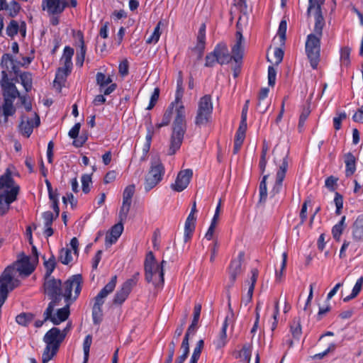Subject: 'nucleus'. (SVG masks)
I'll use <instances>...</instances> for the list:
<instances>
[{
	"instance_id": "nucleus-1",
	"label": "nucleus",
	"mask_w": 363,
	"mask_h": 363,
	"mask_svg": "<svg viewBox=\"0 0 363 363\" xmlns=\"http://www.w3.org/2000/svg\"><path fill=\"white\" fill-rule=\"evenodd\" d=\"M82 276L80 274L71 276L64 283V298L66 305L57 311L56 314H53L55 307L57 305H52L51 311L47 315V308L43 313L45 320H50L54 325H58L62 322L65 321L69 315V306L79 296L82 291Z\"/></svg>"
},
{
	"instance_id": "nucleus-2",
	"label": "nucleus",
	"mask_w": 363,
	"mask_h": 363,
	"mask_svg": "<svg viewBox=\"0 0 363 363\" xmlns=\"http://www.w3.org/2000/svg\"><path fill=\"white\" fill-rule=\"evenodd\" d=\"M315 18L314 33L306 38L305 50L310 65L313 69H317L320 58V40L325 22L323 11H313Z\"/></svg>"
},
{
	"instance_id": "nucleus-3",
	"label": "nucleus",
	"mask_w": 363,
	"mask_h": 363,
	"mask_svg": "<svg viewBox=\"0 0 363 363\" xmlns=\"http://www.w3.org/2000/svg\"><path fill=\"white\" fill-rule=\"evenodd\" d=\"M0 66L2 68L1 72L0 86L2 89L3 96H9L14 98L18 96V89L11 81L9 79V73L13 72L15 74H18L20 72L18 67L17 60H14L13 56L9 53H4L1 58Z\"/></svg>"
},
{
	"instance_id": "nucleus-4",
	"label": "nucleus",
	"mask_w": 363,
	"mask_h": 363,
	"mask_svg": "<svg viewBox=\"0 0 363 363\" xmlns=\"http://www.w3.org/2000/svg\"><path fill=\"white\" fill-rule=\"evenodd\" d=\"M186 130L184 106L179 105L176 108V117L173 122L172 133L168 155H173L180 148Z\"/></svg>"
},
{
	"instance_id": "nucleus-5",
	"label": "nucleus",
	"mask_w": 363,
	"mask_h": 363,
	"mask_svg": "<svg viewBox=\"0 0 363 363\" xmlns=\"http://www.w3.org/2000/svg\"><path fill=\"white\" fill-rule=\"evenodd\" d=\"M65 340V335L57 328L49 330L43 337L46 346L42 355V362L48 363L57 352L60 344Z\"/></svg>"
},
{
	"instance_id": "nucleus-6",
	"label": "nucleus",
	"mask_w": 363,
	"mask_h": 363,
	"mask_svg": "<svg viewBox=\"0 0 363 363\" xmlns=\"http://www.w3.org/2000/svg\"><path fill=\"white\" fill-rule=\"evenodd\" d=\"M117 276L111 277V280L94 297V305L92 306V319L94 325H99L103 320L102 306L105 302V298L108 294L112 293L116 287Z\"/></svg>"
},
{
	"instance_id": "nucleus-7",
	"label": "nucleus",
	"mask_w": 363,
	"mask_h": 363,
	"mask_svg": "<svg viewBox=\"0 0 363 363\" xmlns=\"http://www.w3.org/2000/svg\"><path fill=\"white\" fill-rule=\"evenodd\" d=\"M44 293L49 297L51 301L47 307V315L50 313L52 305H58L64 297V284L62 281L54 277L45 278L43 284Z\"/></svg>"
},
{
	"instance_id": "nucleus-8",
	"label": "nucleus",
	"mask_w": 363,
	"mask_h": 363,
	"mask_svg": "<svg viewBox=\"0 0 363 363\" xmlns=\"http://www.w3.org/2000/svg\"><path fill=\"white\" fill-rule=\"evenodd\" d=\"M18 96H16L14 98L9 96H3V103L0 105V123L6 125L8 123L9 117L13 116L16 112V108L13 103L16 98H19L22 105L24 106L25 109L27 111L32 110V104L30 101L26 100V96L21 95V93L18 90Z\"/></svg>"
},
{
	"instance_id": "nucleus-9",
	"label": "nucleus",
	"mask_w": 363,
	"mask_h": 363,
	"mask_svg": "<svg viewBox=\"0 0 363 363\" xmlns=\"http://www.w3.org/2000/svg\"><path fill=\"white\" fill-rule=\"evenodd\" d=\"M145 272V280L147 282H152L155 286L159 283L164 284V269L160 268L157 264L152 252L150 251L145 257L144 263Z\"/></svg>"
},
{
	"instance_id": "nucleus-10",
	"label": "nucleus",
	"mask_w": 363,
	"mask_h": 363,
	"mask_svg": "<svg viewBox=\"0 0 363 363\" xmlns=\"http://www.w3.org/2000/svg\"><path fill=\"white\" fill-rule=\"evenodd\" d=\"M14 267L8 266L0 276V305L3 306L10 291L16 288L19 280L13 278Z\"/></svg>"
},
{
	"instance_id": "nucleus-11",
	"label": "nucleus",
	"mask_w": 363,
	"mask_h": 363,
	"mask_svg": "<svg viewBox=\"0 0 363 363\" xmlns=\"http://www.w3.org/2000/svg\"><path fill=\"white\" fill-rule=\"evenodd\" d=\"M164 167L159 157L151 160L150 169L145 177L144 187L146 192L150 191L162 179Z\"/></svg>"
},
{
	"instance_id": "nucleus-12",
	"label": "nucleus",
	"mask_w": 363,
	"mask_h": 363,
	"mask_svg": "<svg viewBox=\"0 0 363 363\" xmlns=\"http://www.w3.org/2000/svg\"><path fill=\"white\" fill-rule=\"evenodd\" d=\"M213 112V103L210 95L202 96L198 104V109L195 117L197 126L206 125L211 120Z\"/></svg>"
},
{
	"instance_id": "nucleus-13",
	"label": "nucleus",
	"mask_w": 363,
	"mask_h": 363,
	"mask_svg": "<svg viewBox=\"0 0 363 363\" xmlns=\"http://www.w3.org/2000/svg\"><path fill=\"white\" fill-rule=\"evenodd\" d=\"M20 191V186L12 189H7L3 194H0V216L5 215L10 209V205L17 199Z\"/></svg>"
},
{
	"instance_id": "nucleus-14",
	"label": "nucleus",
	"mask_w": 363,
	"mask_h": 363,
	"mask_svg": "<svg viewBox=\"0 0 363 363\" xmlns=\"http://www.w3.org/2000/svg\"><path fill=\"white\" fill-rule=\"evenodd\" d=\"M289 150L281 149L278 147H275L273 150V154L274 155V162L277 160L282 161L279 165V170L277 172L276 177L284 179L286 172L288 169V157Z\"/></svg>"
},
{
	"instance_id": "nucleus-15",
	"label": "nucleus",
	"mask_w": 363,
	"mask_h": 363,
	"mask_svg": "<svg viewBox=\"0 0 363 363\" xmlns=\"http://www.w3.org/2000/svg\"><path fill=\"white\" fill-rule=\"evenodd\" d=\"M245 253L244 252H240L237 258L232 259L230 264L228 267V274L230 281L227 286L228 288H230L234 285L236 281L237 277L242 272V262L244 259Z\"/></svg>"
},
{
	"instance_id": "nucleus-16",
	"label": "nucleus",
	"mask_w": 363,
	"mask_h": 363,
	"mask_svg": "<svg viewBox=\"0 0 363 363\" xmlns=\"http://www.w3.org/2000/svg\"><path fill=\"white\" fill-rule=\"evenodd\" d=\"M193 176V172L190 169L180 171L175 180L174 184H171V188L177 192L184 191L189 185Z\"/></svg>"
},
{
	"instance_id": "nucleus-17",
	"label": "nucleus",
	"mask_w": 363,
	"mask_h": 363,
	"mask_svg": "<svg viewBox=\"0 0 363 363\" xmlns=\"http://www.w3.org/2000/svg\"><path fill=\"white\" fill-rule=\"evenodd\" d=\"M235 35L236 43L232 48L231 57L236 63H240L244 55V38L242 32L240 30L236 32Z\"/></svg>"
},
{
	"instance_id": "nucleus-18",
	"label": "nucleus",
	"mask_w": 363,
	"mask_h": 363,
	"mask_svg": "<svg viewBox=\"0 0 363 363\" xmlns=\"http://www.w3.org/2000/svg\"><path fill=\"white\" fill-rule=\"evenodd\" d=\"M25 118L26 117L22 116L21 121L18 127L22 134L28 138L32 134L33 128L39 126L40 119V116L36 113H35L34 123H33L32 119L26 118V121H25Z\"/></svg>"
},
{
	"instance_id": "nucleus-19",
	"label": "nucleus",
	"mask_w": 363,
	"mask_h": 363,
	"mask_svg": "<svg viewBox=\"0 0 363 363\" xmlns=\"http://www.w3.org/2000/svg\"><path fill=\"white\" fill-rule=\"evenodd\" d=\"M22 257L18 259L16 264L17 265V271L21 275L28 277L30 275L35 269V264L30 261V257L22 253Z\"/></svg>"
},
{
	"instance_id": "nucleus-20",
	"label": "nucleus",
	"mask_w": 363,
	"mask_h": 363,
	"mask_svg": "<svg viewBox=\"0 0 363 363\" xmlns=\"http://www.w3.org/2000/svg\"><path fill=\"white\" fill-rule=\"evenodd\" d=\"M217 57V62L220 65L228 64L231 60V55L229 52L228 46L224 43L217 44L213 50Z\"/></svg>"
},
{
	"instance_id": "nucleus-21",
	"label": "nucleus",
	"mask_w": 363,
	"mask_h": 363,
	"mask_svg": "<svg viewBox=\"0 0 363 363\" xmlns=\"http://www.w3.org/2000/svg\"><path fill=\"white\" fill-rule=\"evenodd\" d=\"M45 4L48 12L52 15L60 14L69 6L67 0H43V4Z\"/></svg>"
},
{
	"instance_id": "nucleus-22",
	"label": "nucleus",
	"mask_w": 363,
	"mask_h": 363,
	"mask_svg": "<svg viewBox=\"0 0 363 363\" xmlns=\"http://www.w3.org/2000/svg\"><path fill=\"white\" fill-rule=\"evenodd\" d=\"M352 238L357 241H363V215L359 216L352 225Z\"/></svg>"
},
{
	"instance_id": "nucleus-23",
	"label": "nucleus",
	"mask_w": 363,
	"mask_h": 363,
	"mask_svg": "<svg viewBox=\"0 0 363 363\" xmlns=\"http://www.w3.org/2000/svg\"><path fill=\"white\" fill-rule=\"evenodd\" d=\"M345 176L350 177L356 171V158L352 153L348 152L345 155Z\"/></svg>"
},
{
	"instance_id": "nucleus-24",
	"label": "nucleus",
	"mask_w": 363,
	"mask_h": 363,
	"mask_svg": "<svg viewBox=\"0 0 363 363\" xmlns=\"http://www.w3.org/2000/svg\"><path fill=\"white\" fill-rule=\"evenodd\" d=\"M78 37L79 40V51H77L76 56V65L82 67L84 64L85 54H86V46L84 40L83 33L81 31H79Z\"/></svg>"
},
{
	"instance_id": "nucleus-25",
	"label": "nucleus",
	"mask_w": 363,
	"mask_h": 363,
	"mask_svg": "<svg viewBox=\"0 0 363 363\" xmlns=\"http://www.w3.org/2000/svg\"><path fill=\"white\" fill-rule=\"evenodd\" d=\"M16 186H19L15 184L11 171L7 169L6 172L0 177V190L4 188L12 189Z\"/></svg>"
},
{
	"instance_id": "nucleus-26",
	"label": "nucleus",
	"mask_w": 363,
	"mask_h": 363,
	"mask_svg": "<svg viewBox=\"0 0 363 363\" xmlns=\"http://www.w3.org/2000/svg\"><path fill=\"white\" fill-rule=\"evenodd\" d=\"M18 77L21 84L26 92L31 91L33 88V74L30 72H19Z\"/></svg>"
},
{
	"instance_id": "nucleus-27",
	"label": "nucleus",
	"mask_w": 363,
	"mask_h": 363,
	"mask_svg": "<svg viewBox=\"0 0 363 363\" xmlns=\"http://www.w3.org/2000/svg\"><path fill=\"white\" fill-rule=\"evenodd\" d=\"M201 311V305L199 303L195 305L194 308L193 320L191 321V325L189 326V328L186 332V334L191 335H194L195 333V331H196V329L197 327V324H198V322H199V320L200 318Z\"/></svg>"
},
{
	"instance_id": "nucleus-28",
	"label": "nucleus",
	"mask_w": 363,
	"mask_h": 363,
	"mask_svg": "<svg viewBox=\"0 0 363 363\" xmlns=\"http://www.w3.org/2000/svg\"><path fill=\"white\" fill-rule=\"evenodd\" d=\"M345 220L346 217L343 216L341 218L340 220L337 224H335L332 228L333 237L337 242L340 240V236L346 226L345 224Z\"/></svg>"
},
{
	"instance_id": "nucleus-29",
	"label": "nucleus",
	"mask_w": 363,
	"mask_h": 363,
	"mask_svg": "<svg viewBox=\"0 0 363 363\" xmlns=\"http://www.w3.org/2000/svg\"><path fill=\"white\" fill-rule=\"evenodd\" d=\"M72 67H67L65 65L59 67L56 72L54 83L60 84L66 80L67 77L71 73Z\"/></svg>"
},
{
	"instance_id": "nucleus-30",
	"label": "nucleus",
	"mask_w": 363,
	"mask_h": 363,
	"mask_svg": "<svg viewBox=\"0 0 363 363\" xmlns=\"http://www.w3.org/2000/svg\"><path fill=\"white\" fill-rule=\"evenodd\" d=\"M35 315L32 313L23 312L16 317V323L23 327H27L34 319Z\"/></svg>"
},
{
	"instance_id": "nucleus-31",
	"label": "nucleus",
	"mask_w": 363,
	"mask_h": 363,
	"mask_svg": "<svg viewBox=\"0 0 363 363\" xmlns=\"http://www.w3.org/2000/svg\"><path fill=\"white\" fill-rule=\"evenodd\" d=\"M43 259H44V266L45 268V278L51 277V274L56 267L55 257L52 255L49 259L46 260L45 256H43Z\"/></svg>"
},
{
	"instance_id": "nucleus-32",
	"label": "nucleus",
	"mask_w": 363,
	"mask_h": 363,
	"mask_svg": "<svg viewBox=\"0 0 363 363\" xmlns=\"http://www.w3.org/2000/svg\"><path fill=\"white\" fill-rule=\"evenodd\" d=\"M74 50L69 46H65L61 60L63 61V65L67 67H72V58L74 55Z\"/></svg>"
},
{
	"instance_id": "nucleus-33",
	"label": "nucleus",
	"mask_w": 363,
	"mask_h": 363,
	"mask_svg": "<svg viewBox=\"0 0 363 363\" xmlns=\"http://www.w3.org/2000/svg\"><path fill=\"white\" fill-rule=\"evenodd\" d=\"M325 0H308L307 16L309 17L313 11H322V6Z\"/></svg>"
},
{
	"instance_id": "nucleus-34",
	"label": "nucleus",
	"mask_w": 363,
	"mask_h": 363,
	"mask_svg": "<svg viewBox=\"0 0 363 363\" xmlns=\"http://www.w3.org/2000/svg\"><path fill=\"white\" fill-rule=\"evenodd\" d=\"M130 292L125 289L124 287H121V289L117 291L116 293L114 298L113 299V304L121 305L122 304L125 299L128 298L129 294Z\"/></svg>"
},
{
	"instance_id": "nucleus-35",
	"label": "nucleus",
	"mask_w": 363,
	"mask_h": 363,
	"mask_svg": "<svg viewBox=\"0 0 363 363\" xmlns=\"http://www.w3.org/2000/svg\"><path fill=\"white\" fill-rule=\"evenodd\" d=\"M228 326V320L225 318V321L223 323L222 328L220 330L219 337L217 340L216 346L218 348H221L225 346L227 342V335L226 330Z\"/></svg>"
},
{
	"instance_id": "nucleus-36",
	"label": "nucleus",
	"mask_w": 363,
	"mask_h": 363,
	"mask_svg": "<svg viewBox=\"0 0 363 363\" xmlns=\"http://www.w3.org/2000/svg\"><path fill=\"white\" fill-rule=\"evenodd\" d=\"M268 175H264L259 183V203H264L267 198V179Z\"/></svg>"
},
{
	"instance_id": "nucleus-37",
	"label": "nucleus",
	"mask_w": 363,
	"mask_h": 363,
	"mask_svg": "<svg viewBox=\"0 0 363 363\" xmlns=\"http://www.w3.org/2000/svg\"><path fill=\"white\" fill-rule=\"evenodd\" d=\"M351 48L348 46L342 47L340 49V62L341 65L348 67L350 65Z\"/></svg>"
},
{
	"instance_id": "nucleus-38",
	"label": "nucleus",
	"mask_w": 363,
	"mask_h": 363,
	"mask_svg": "<svg viewBox=\"0 0 363 363\" xmlns=\"http://www.w3.org/2000/svg\"><path fill=\"white\" fill-rule=\"evenodd\" d=\"M96 81L97 85L99 86L100 92H102V89L107 86L108 84L112 82V79L111 77H106L102 72H98L96 76Z\"/></svg>"
},
{
	"instance_id": "nucleus-39",
	"label": "nucleus",
	"mask_w": 363,
	"mask_h": 363,
	"mask_svg": "<svg viewBox=\"0 0 363 363\" xmlns=\"http://www.w3.org/2000/svg\"><path fill=\"white\" fill-rule=\"evenodd\" d=\"M58 259L63 264H68L72 261V256L71 254V250L69 248L62 247L60 250V255Z\"/></svg>"
},
{
	"instance_id": "nucleus-40",
	"label": "nucleus",
	"mask_w": 363,
	"mask_h": 363,
	"mask_svg": "<svg viewBox=\"0 0 363 363\" xmlns=\"http://www.w3.org/2000/svg\"><path fill=\"white\" fill-rule=\"evenodd\" d=\"M291 332L294 338L299 340L302 333V328L299 318L294 319L293 323L291 325Z\"/></svg>"
},
{
	"instance_id": "nucleus-41",
	"label": "nucleus",
	"mask_w": 363,
	"mask_h": 363,
	"mask_svg": "<svg viewBox=\"0 0 363 363\" xmlns=\"http://www.w3.org/2000/svg\"><path fill=\"white\" fill-rule=\"evenodd\" d=\"M92 343V336L87 335L83 342L84 361L83 363H87L89 357L90 347Z\"/></svg>"
},
{
	"instance_id": "nucleus-42",
	"label": "nucleus",
	"mask_w": 363,
	"mask_h": 363,
	"mask_svg": "<svg viewBox=\"0 0 363 363\" xmlns=\"http://www.w3.org/2000/svg\"><path fill=\"white\" fill-rule=\"evenodd\" d=\"M247 130V124L240 123V126L236 132L235 138V143H238L242 145L245 138V133Z\"/></svg>"
},
{
	"instance_id": "nucleus-43",
	"label": "nucleus",
	"mask_w": 363,
	"mask_h": 363,
	"mask_svg": "<svg viewBox=\"0 0 363 363\" xmlns=\"http://www.w3.org/2000/svg\"><path fill=\"white\" fill-rule=\"evenodd\" d=\"M196 221L186 220L184 226V241L187 242L195 230Z\"/></svg>"
},
{
	"instance_id": "nucleus-44",
	"label": "nucleus",
	"mask_w": 363,
	"mask_h": 363,
	"mask_svg": "<svg viewBox=\"0 0 363 363\" xmlns=\"http://www.w3.org/2000/svg\"><path fill=\"white\" fill-rule=\"evenodd\" d=\"M139 276L140 273L138 272H135L131 278L128 279L123 284L122 286L130 292L132 289L137 284Z\"/></svg>"
},
{
	"instance_id": "nucleus-45",
	"label": "nucleus",
	"mask_w": 363,
	"mask_h": 363,
	"mask_svg": "<svg viewBox=\"0 0 363 363\" xmlns=\"http://www.w3.org/2000/svg\"><path fill=\"white\" fill-rule=\"evenodd\" d=\"M284 52L280 48H276L274 52V60H271L267 57V60L275 66H278L283 60Z\"/></svg>"
},
{
	"instance_id": "nucleus-46",
	"label": "nucleus",
	"mask_w": 363,
	"mask_h": 363,
	"mask_svg": "<svg viewBox=\"0 0 363 363\" xmlns=\"http://www.w3.org/2000/svg\"><path fill=\"white\" fill-rule=\"evenodd\" d=\"M183 79H182V72L180 71L179 72V77L177 79V90L176 93V97L174 102L177 104L181 102L182 94H183Z\"/></svg>"
},
{
	"instance_id": "nucleus-47",
	"label": "nucleus",
	"mask_w": 363,
	"mask_h": 363,
	"mask_svg": "<svg viewBox=\"0 0 363 363\" xmlns=\"http://www.w3.org/2000/svg\"><path fill=\"white\" fill-rule=\"evenodd\" d=\"M19 30V25L17 21L11 20L6 27V34L8 36L13 38Z\"/></svg>"
},
{
	"instance_id": "nucleus-48",
	"label": "nucleus",
	"mask_w": 363,
	"mask_h": 363,
	"mask_svg": "<svg viewBox=\"0 0 363 363\" xmlns=\"http://www.w3.org/2000/svg\"><path fill=\"white\" fill-rule=\"evenodd\" d=\"M130 206L131 203L123 201V204L122 206L121 207L118 215L119 220L124 221L126 220L130 208Z\"/></svg>"
},
{
	"instance_id": "nucleus-49",
	"label": "nucleus",
	"mask_w": 363,
	"mask_h": 363,
	"mask_svg": "<svg viewBox=\"0 0 363 363\" xmlns=\"http://www.w3.org/2000/svg\"><path fill=\"white\" fill-rule=\"evenodd\" d=\"M287 28V23L286 20H281L278 29L277 34L280 38V41L281 45H284L286 40V33Z\"/></svg>"
},
{
	"instance_id": "nucleus-50",
	"label": "nucleus",
	"mask_w": 363,
	"mask_h": 363,
	"mask_svg": "<svg viewBox=\"0 0 363 363\" xmlns=\"http://www.w3.org/2000/svg\"><path fill=\"white\" fill-rule=\"evenodd\" d=\"M162 24V22L160 21L157 25L156 26V27L154 29V31L152 33V34L150 35V37H149L147 40H146V43L150 44V43H157V41L159 40L160 39V25Z\"/></svg>"
},
{
	"instance_id": "nucleus-51",
	"label": "nucleus",
	"mask_w": 363,
	"mask_h": 363,
	"mask_svg": "<svg viewBox=\"0 0 363 363\" xmlns=\"http://www.w3.org/2000/svg\"><path fill=\"white\" fill-rule=\"evenodd\" d=\"M135 185L130 184L125 187L123 194V201L131 203V199L135 193Z\"/></svg>"
},
{
	"instance_id": "nucleus-52",
	"label": "nucleus",
	"mask_w": 363,
	"mask_h": 363,
	"mask_svg": "<svg viewBox=\"0 0 363 363\" xmlns=\"http://www.w3.org/2000/svg\"><path fill=\"white\" fill-rule=\"evenodd\" d=\"M175 104L176 103L174 101L171 103V104L169 106V107L165 111V112L163 115V117H162V122L163 123V124H165L166 125H167L169 123L172 116V114H173L174 106Z\"/></svg>"
},
{
	"instance_id": "nucleus-53",
	"label": "nucleus",
	"mask_w": 363,
	"mask_h": 363,
	"mask_svg": "<svg viewBox=\"0 0 363 363\" xmlns=\"http://www.w3.org/2000/svg\"><path fill=\"white\" fill-rule=\"evenodd\" d=\"M123 221L119 220V222L115 224L111 229L110 234L118 239L123 230Z\"/></svg>"
},
{
	"instance_id": "nucleus-54",
	"label": "nucleus",
	"mask_w": 363,
	"mask_h": 363,
	"mask_svg": "<svg viewBox=\"0 0 363 363\" xmlns=\"http://www.w3.org/2000/svg\"><path fill=\"white\" fill-rule=\"evenodd\" d=\"M91 183V177L89 174H83L82 177V191L88 194L90 191L89 184Z\"/></svg>"
},
{
	"instance_id": "nucleus-55",
	"label": "nucleus",
	"mask_w": 363,
	"mask_h": 363,
	"mask_svg": "<svg viewBox=\"0 0 363 363\" xmlns=\"http://www.w3.org/2000/svg\"><path fill=\"white\" fill-rule=\"evenodd\" d=\"M189 339L190 335L185 333L183 340L181 344V350H182V354L189 356Z\"/></svg>"
},
{
	"instance_id": "nucleus-56",
	"label": "nucleus",
	"mask_w": 363,
	"mask_h": 363,
	"mask_svg": "<svg viewBox=\"0 0 363 363\" xmlns=\"http://www.w3.org/2000/svg\"><path fill=\"white\" fill-rule=\"evenodd\" d=\"M311 199H307L302 204L301 212H300L301 222H300L299 225H303V223L306 221V220L307 218V207H308V205L311 203Z\"/></svg>"
},
{
	"instance_id": "nucleus-57",
	"label": "nucleus",
	"mask_w": 363,
	"mask_h": 363,
	"mask_svg": "<svg viewBox=\"0 0 363 363\" xmlns=\"http://www.w3.org/2000/svg\"><path fill=\"white\" fill-rule=\"evenodd\" d=\"M286 262H287V253L286 252H284L282 254V262H281L280 271L276 272V281H281V277L283 276V272L286 267Z\"/></svg>"
},
{
	"instance_id": "nucleus-58",
	"label": "nucleus",
	"mask_w": 363,
	"mask_h": 363,
	"mask_svg": "<svg viewBox=\"0 0 363 363\" xmlns=\"http://www.w3.org/2000/svg\"><path fill=\"white\" fill-rule=\"evenodd\" d=\"M42 217L44 220L45 226L52 225L53 220L57 219L58 217H55L53 213L51 211H45L43 213Z\"/></svg>"
},
{
	"instance_id": "nucleus-59",
	"label": "nucleus",
	"mask_w": 363,
	"mask_h": 363,
	"mask_svg": "<svg viewBox=\"0 0 363 363\" xmlns=\"http://www.w3.org/2000/svg\"><path fill=\"white\" fill-rule=\"evenodd\" d=\"M335 348H336V345L335 343H331L329 345V347L325 351H323V352L314 354L312 357V359H321L324 357H325L328 353L335 351Z\"/></svg>"
},
{
	"instance_id": "nucleus-60",
	"label": "nucleus",
	"mask_w": 363,
	"mask_h": 363,
	"mask_svg": "<svg viewBox=\"0 0 363 363\" xmlns=\"http://www.w3.org/2000/svg\"><path fill=\"white\" fill-rule=\"evenodd\" d=\"M277 70L274 66L268 67V84L274 86L276 82Z\"/></svg>"
},
{
	"instance_id": "nucleus-61",
	"label": "nucleus",
	"mask_w": 363,
	"mask_h": 363,
	"mask_svg": "<svg viewBox=\"0 0 363 363\" xmlns=\"http://www.w3.org/2000/svg\"><path fill=\"white\" fill-rule=\"evenodd\" d=\"M21 9L19 4L16 1H12L9 5V16L11 17L16 16Z\"/></svg>"
},
{
	"instance_id": "nucleus-62",
	"label": "nucleus",
	"mask_w": 363,
	"mask_h": 363,
	"mask_svg": "<svg viewBox=\"0 0 363 363\" xmlns=\"http://www.w3.org/2000/svg\"><path fill=\"white\" fill-rule=\"evenodd\" d=\"M159 96H160V89L157 87L154 89V91L152 94L149 105L147 107V110L152 109L155 106V104L159 99Z\"/></svg>"
},
{
	"instance_id": "nucleus-63",
	"label": "nucleus",
	"mask_w": 363,
	"mask_h": 363,
	"mask_svg": "<svg viewBox=\"0 0 363 363\" xmlns=\"http://www.w3.org/2000/svg\"><path fill=\"white\" fill-rule=\"evenodd\" d=\"M283 181V179L276 177L275 184L270 192L271 196H274L276 194H279L281 191Z\"/></svg>"
},
{
	"instance_id": "nucleus-64",
	"label": "nucleus",
	"mask_w": 363,
	"mask_h": 363,
	"mask_svg": "<svg viewBox=\"0 0 363 363\" xmlns=\"http://www.w3.org/2000/svg\"><path fill=\"white\" fill-rule=\"evenodd\" d=\"M217 59L218 58H217L216 54H214V51L208 53L206 56L205 66L208 67H213L215 65V63L217 62Z\"/></svg>"
}]
</instances>
